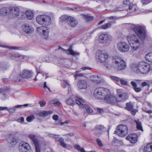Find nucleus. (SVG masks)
Segmentation results:
<instances>
[{
    "label": "nucleus",
    "mask_w": 152,
    "mask_h": 152,
    "mask_svg": "<svg viewBox=\"0 0 152 152\" xmlns=\"http://www.w3.org/2000/svg\"><path fill=\"white\" fill-rule=\"evenodd\" d=\"M81 69H82L83 70H85L87 69L90 70L91 69V68L85 66L82 67L81 68Z\"/></svg>",
    "instance_id": "e2e57ef3"
},
{
    "label": "nucleus",
    "mask_w": 152,
    "mask_h": 152,
    "mask_svg": "<svg viewBox=\"0 0 152 152\" xmlns=\"http://www.w3.org/2000/svg\"><path fill=\"white\" fill-rule=\"evenodd\" d=\"M9 140L12 142H17V140L14 137V135L12 134H10L9 135Z\"/></svg>",
    "instance_id": "a19ab883"
},
{
    "label": "nucleus",
    "mask_w": 152,
    "mask_h": 152,
    "mask_svg": "<svg viewBox=\"0 0 152 152\" xmlns=\"http://www.w3.org/2000/svg\"><path fill=\"white\" fill-rule=\"evenodd\" d=\"M37 22L41 25L49 26L52 22L50 17L45 15H40L38 16L36 18Z\"/></svg>",
    "instance_id": "20e7f679"
},
{
    "label": "nucleus",
    "mask_w": 152,
    "mask_h": 152,
    "mask_svg": "<svg viewBox=\"0 0 152 152\" xmlns=\"http://www.w3.org/2000/svg\"><path fill=\"white\" fill-rule=\"evenodd\" d=\"M137 6L136 5L133 4H130L129 7V9L132 12H134L136 10Z\"/></svg>",
    "instance_id": "58836bf2"
},
{
    "label": "nucleus",
    "mask_w": 152,
    "mask_h": 152,
    "mask_svg": "<svg viewBox=\"0 0 152 152\" xmlns=\"http://www.w3.org/2000/svg\"><path fill=\"white\" fill-rule=\"evenodd\" d=\"M145 58L147 61L152 62V53L147 54L145 56Z\"/></svg>",
    "instance_id": "2f4dec72"
},
{
    "label": "nucleus",
    "mask_w": 152,
    "mask_h": 152,
    "mask_svg": "<svg viewBox=\"0 0 152 152\" xmlns=\"http://www.w3.org/2000/svg\"><path fill=\"white\" fill-rule=\"evenodd\" d=\"M36 152H40L45 147V143H34Z\"/></svg>",
    "instance_id": "aec40b11"
},
{
    "label": "nucleus",
    "mask_w": 152,
    "mask_h": 152,
    "mask_svg": "<svg viewBox=\"0 0 152 152\" xmlns=\"http://www.w3.org/2000/svg\"><path fill=\"white\" fill-rule=\"evenodd\" d=\"M20 58H21V59H20L22 61H23L25 60H26L28 58L26 56H22V55Z\"/></svg>",
    "instance_id": "680f3d73"
},
{
    "label": "nucleus",
    "mask_w": 152,
    "mask_h": 152,
    "mask_svg": "<svg viewBox=\"0 0 152 152\" xmlns=\"http://www.w3.org/2000/svg\"><path fill=\"white\" fill-rule=\"evenodd\" d=\"M141 2L143 4H146L150 2V0H141Z\"/></svg>",
    "instance_id": "8fccbe9b"
},
{
    "label": "nucleus",
    "mask_w": 152,
    "mask_h": 152,
    "mask_svg": "<svg viewBox=\"0 0 152 152\" xmlns=\"http://www.w3.org/2000/svg\"><path fill=\"white\" fill-rule=\"evenodd\" d=\"M115 132H116L117 134L120 137H124L128 133V127L126 125H120L117 126V130Z\"/></svg>",
    "instance_id": "6e6552de"
},
{
    "label": "nucleus",
    "mask_w": 152,
    "mask_h": 152,
    "mask_svg": "<svg viewBox=\"0 0 152 152\" xmlns=\"http://www.w3.org/2000/svg\"><path fill=\"white\" fill-rule=\"evenodd\" d=\"M131 111V113L133 115H134L136 113L137 111V109H133Z\"/></svg>",
    "instance_id": "864d4df0"
},
{
    "label": "nucleus",
    "mask_w": 152,
    "mask_h": 152,
    "mask_svg": "<svg viewBox=\"0 0 152 152\" xmlns=\"http://www.w3.org/2000/svg\"><path fill=\"white\" fill-rule=\"evenodd\" d=\"M104 127L102 125H96L95 127V129L94 130L95 133L97 134H100L101 133V131L104 129Z\"/></svg>",
    "instance_id": "a878e982"
},
{
    "label": "nucleus",
    "mask_w": 152,
    "mask_h": 152,
    "mask_svg": "<svg viewBox=\"0 0 152 152\" xmlns=\"http://www.w3.org/2000/svg\"><path fill=\"white\" fill-rule=\"evenodd\" d=\"M83 74L80 73L79 72L77 71L75 72V74L74 75L75 78H77L78 77H81L83 76Z\"/></svg>",
    "instance_id": "09e8293b"
},
{
    "label": "nucleus",
    "mask_w": 152,
    "mask_h": 152,
    "mask_svg": "<svg viewBox=\"0 0 152 152\" xmlns=\"http://www.w3.org/2000/svg\"><path fill=\"white\" fill-rule=\"evenodd\" d=\"M113 62L115 64V67L118 70H121L125 69L126 64L124 60L118 56L113 58Z\"/></svg>",
    "instance_id": "39448f33"
},
{
    "label": "nucleus",
    "mask_w": 152,
    "mask_h": 152,
    "mask_svg": "<svg viewBox=\"0 0 152 152\" xmlns=\"http://www.w3.org/2000/svg\"><path fill=\"white\" fill-rule=\"evenodd\" d=\"M26 14L24 12H20L19 14V16L18 18L20 20L24 19L25 18Z\"/></svg>",
    "instance_id": "79ce46f5"
},
{
    "label": "nucleus",
    "mask_w": 152,
    "mask_h": 152,
    "mask_svg": "<svg viewBox=\"0 0 152 152\" xmlns=\"http://www.w3.org/2000/svg\"><path fill=\"white\" fill-rule=\"evenodd\" d=\"M144 152H152V143H148L144 148Z\"/></svg>",
    "instance_id": "393cba45"
},
{
    "label": "nucleus",
    "mask_w": 152,
    "mask_h": 152,
    "mask_svg": "<svg viewBox=\"0 0 152 152\" xmlns=\"http://www.w3.org/2000/svg\"><path fill=\"white\" fill-rule=\"evenodd\" d=\"M26 14L29 20H31L34 18L33 12L31 11L28 10L26 11Z\"/></svg>",
    "instance_id": "c85d7f7f"
},
{
    "label": "nucleus",
    "mask_w": 152,
    "mask_h": 152,
    "mask_svg": "<svg viewBox=\"0 0 152 152\" xmlns=\"http://www.w3.org/2000/svg\"><path fill=\"white\" fill-rule=\"evenodd\" d=\"M106 98V99H104V100L110 103L114 104L116 102H117V98H115L113 95H111L110 91V94L107 96Z\"/></svg>",
    "instance_id": "f3484780"
},
{
    "label": "nucleus",
    "mask_w": 152,
    "mask_h": 152,
    "mask_svg": "<svg viewBox=\"0 0 152 152\" xmlns=\"http://www.w3.org/2000/svg\"><path fill=\"white\" fill-rule=\"evenodd\" d=\"M149 84L145 82H143L142 83V86L143 87L146 86H149Z\"/></svg>",
    "instance_id": "774afa93"
},
{
    "label": "nucleus",
    "mask_w": 152,
    "mask_h": 152,
    "mask_svg": "<svg viewBox=\"0 0 152 152\" xmlns=\"http://www.w3.org/2000/svg\"><path fill=\"white\" fill-rule=\"evenodd\" d=\"M44 152H54L53 150L50 148H48L45 149Z\"/></svg>",
    "instance_id": "6e6d98bb"
},
{
    "label": "nucleus",
    "mask_w": 152,
    "mask_h": 152,
    "mask_svg": "<svg viewBox=\"0 0 152 152\" xmlns=\"http://www.w3.org/2000/svg\"><path fill=\"white\" fill-rule=\"evenodd\" d=\"M61 85L62 87L64 88H65L67 86H68L69 92V91L71 90L70 85L69 83V82L67 80H66L63 81ZM68 93H69V92H68Z\"/></svg>",
    "instance_id": "c756f323"
},
{
    "label": "nucleus",
    "mask_w": 152,
    "mask_h": 152,
    "mask_svg": "<svg viewBox=\"0 0 152 152\" xmlns=\"http://www.w3.org/2000/svg\"><path fill=\"white\" fill-rule=\"evenodd\" d=\"M130 69L133 72L137 73L140 72L142 74H146L151 70L149 64L144 61L139 62L137 64L132 63L130 65Z\"/></svg>",
    "instance_id": "f03ea898"
},
{
    "label": "nucleus",
    "mask_w": 152,
    "mask_h": 152,
    "mask_svg": "<svg viewBox=\"0 0 152 152\" xmlns=\"http://www.w3.org/2000/svg\"><path fill=\"white\" fill-rule=\"evenodd\" d=\"M75 102L80 108L86 110L87 113L90 114H92L93 113V110L89 106L84 104L85 101L83 99L78 98L75 99Z\"/></svg>",
    "instance_id": "0eeeda50"
},
{
    "label": "nucleus",
    "mask_w": 152,
    "mask_h": 152,
    "mask_svg": "<svg viewBox=\"0 0 152 152\" xmlns=\"http://www.w3.org/2000/svg\"><path fill=\"white\" fill-rule=\"evenodd\" d=\"M110 94V90L103 87H99L96 88L94 93V97L100 99H106L107 96Z\"/></svg>",
    "instance_id": "7ed1b4c3"
},
{
    "label": "nucleus",
    "mask_w": 152,
    "mask_h": 152,
    "mask_svg": "<svg viewBox=\"0 0 152 152\" xmlns=\"http://www.w3.org/2000/svg\"><path fill=\"white\" fill-rule=\"evenodd\" d=\"M48 104H53L55 106H58L61 104V103L59 100L57 99H54L53 101H50Z\"/></svg>",
    "instance_id": "f704fd0d"
},
{
    "label": "nucleus",
    "mask_w": 152,
    "mask_h": 152,
    "mask_svg": "<svg viewBox=\"0 0 152 152\" xmlns=\"http://www.w3.org/2000/svg\"><path fill=\"white\" fill-rule=\"evenodd\" d=\"M134 122L136 123L137 125V128L141 131H143V129L142 126V124L139 120H135Z\"/></svg>",
    "instance_id": "473e14b6"
},
{
    "label": "nucleus",
    "mask_w": 152,
    "mask_h": 152,
    "mask_svg": "<svg viewBox=\"0 0 152 152\" xmlns=\"http://www.w3.org/2000/svg\"><path fill=\"white\" fill-rule=\"evenodd\" d=\"M53 112L52 110L50 111H43L37 113V115L40 117H45L51 114Z\"/></svg>",
    "instance_id": "5701e85b"
},
{
    "label": "nucleus",
    "mask_w": 152,
    "mask_h": 152,
    "mask_svg": "<svg viewBox=\"0 0 152 152\" xmlns=\"http://www.w3.org/2000/svg\"><path fill=\"white\" fill-rule=\"evenodd\" d=\"M110 77L111 79L117 82H119L121 78L118 77L114 76H111Z\"/></svg>",
    "instance_id": "49530a36"
},
{
    "label": "nucleus",
    "mask_w": 152,
    "mask_h": 152,
    "mask_svg": "<svg viewBox=\"0 0 152 152\" xmlns=\"http://www.w3.org/2000/svg\"><path fill=\"white\" fill-rule=\"evenodd\" d=\"M99 40L101 43H102L109 42L110 41L108 35L105 34H102L99 36Z\"/></svg>",
    "instance_id": "2eb2a0df"
},
{
    "label": "nucleus",
    "mask_w": 152,
    "mask_h": 152,
    "mask_svg": "<svg viewBox=\"0 0 152 152\" xmlns=\"http://www.w3.org/2000/svg\"><path fill=\"white\" fill-rule=\"evenodd\" d=\"M127 140H129L131 142H137V135L136 134H132L129 135L126 138Z\"/></svg>",
    "instance_id": "4be33fe9"
},
{
    "label": "nucleus",
    "mask_w": 152,
    "mask_h": 152,
    "mask_svg": "<svg viewBox=\"0 0 152 152\" xmlns=\"http://www.w3.org/2000/svg\"><path fill=\"white\" fill-rule=\"evenodd\" d=\"M70 17L66 15H63L60 17L59 20L61 22L66 21L67 23Z\"/></svg>",
    "instance_id": "7c9ffc66"
},
{
    "label": "nucleus",
    "mask_w": 152,
    "mask_h": 152,
    "mask_svg": "<svg viewBox=\"0 0 152 152\" xmlns=\"http://www.w3.org/2000/svg\"><path fill=\"white\" fill-rule=\"evenodd\" d=\"M104 66L108 69H110L112 67L111 65L108 63H106L104 64Z\"/></svg>",
    "instance_id": "3c124183"
},
{
    "label": "nucleus",
    "mask_w": 152,
    "mask_h": 152,
    "mask_svg": "<svg viewBox=\"0 0 152 152\" xmlns=\"http://www.w3.org/2000/svg\"><path fill=\"white\" fill-rule=\"evenodd\" d=\"M95 58L97 62L100 63H104L109 58V54L105 51L98 50L96 54Z\"/></svg>",
    "instance_id": "423d86ee"
},
{
    "label": "nucleus",
    "mask_w": 152,
    "mask_h": 152,
    "mask_svg": "<svg viewBox=\"0 0 152 152\" xmlns=\"http://www.w3.org/2000/svg\"><path fill=\"white\" fill-rule=\"evenodd\" d=\"M123 3L125 5H127L129 6V5L130 4V1L128 0H125L124 1Z\"/></svg>",
    "instance_id": "4d7b16f0"
},
{
    "label": "nucleus",
    "mask_w": 152,
    "mask_h": 152,
    "mask_svg": "<svg viewBox=\"0 0 152 152\" xmlns=\"http://www.w3.org/2000/svg\"><path fill=\"white\" fill-rule=\"evenodd\" d=\"M112 24L110 23H107L102 26L100 28L103 29H106L110 28Z\"/></svg>",
    "instance_id": "e433bc0d"
},
{
    "label": "nucleus",
    "mask_w": 152,
    "mask_h": 152,
    "mask_svg": "<svg viewBox=\"0 0 152 152\" xmlns=\"http://www.w3.org/2000/svg\"><path fill=\"white\" fill-rule=\"evenodd\" d=\"M20 12L19 11V9L17 7H15L12 8V9L11 10L10 13L13 16L18 17L19 16V14Z\"/></svg>",
    "instance_id": "b1692460"
},
{
    "label": "nucleus",
    "mask_w": 152,
    "mask_h": 152,
    "mask_svg": "<svg viewBox=\"0 0 152 152\" xmlns=\"http://www.w3.org/2000/svg\"><path fill=\"white\" fill-rule=\"evenodd\" d=\"M15 110V108L14 107H13L12 108L10 109L7 108V110L8 111V112L10 113H13Z\"/></svg>",
    "instance_id": "603ef678"
},
{
    "label": "nucleus",
    "mask_w": 152,
    "mask_h": 152,
    "mask_svg": "<svg viewBox=\"0 0 152 152\" xmlns=\"http://www.w3.org/2000/svg\"><path fill=\"white\" fill-rule=\"evenodd\" d=\"M131 84L134 87V88L135 87H137V84L134 80V81L131 82Z\"/></svg>",
    "instance_id": "bf43d9fd"
},
{
    "label": "nucleus",
    "mask_w": 152,
    "mask_h": 152,
    "mask_svg": "<svg viewBox=\"0 0 152 152\" xmlns=\"http://www.w3.org/2000/svg\"><path fill=\"white\" fill-rule=\"evenodd\" d=\"M82 15L84 19H85L87 21H92L93 20V18L91 16L85 15Z\"/></svg>",
    "instance_id": "ea45409f"
},
{
    "label": "nucleus",
    "mask_w": 152,
    "mask_h": 152,
    "mask_svg": "<svg viewBox=\"0 0 152 152\" xmlns=\"http://www.w3.org/2000/svg\"><path fill=\"white\" fill-rule=\"evenodd\" d=\"M6 69L5 67L2 65H0V70L4 71Z\"/></svg>",
    "instance_id": "69168bd1"
},
{
    "label": "nucleus",
    "mask_w": 152,
    "mask_h": 152,
    "mask_svg": "<svg viewBox=\"0 0 152 152\" xmlns=\"http://www.w3.org/2000/svg\"><path fill=\"white\" fill-rule=\"evenodd\" d=\"M117 48L118 50L122 53H126L129 50V45L125 42H120L117 44Z\"/></svg>",
    "instance_id": "9b49d317"
},
{
    "label": "nucleus",
    "mask_w": 152,
    "mask_h": 152,
    "mask_svg": "<svg viewBox=\"0 0 152 152\" xmlns=\"http://www.w3.org/2000/svg\"><path fill=\"white\" fill-rule=\"evenodd\" d=\"M134 90L137 92H139L141 91V88L140 87H136L134 88Z\"/></svg>",
    "instance_id": "13d9d810"
},
{
    "label": "nucleus",
    "mask_w": 152,
    "mask_h": 152,
    "mask_svg": "<svg viewBox=\"0 0 152 152\" xmlns=\"http://www.w3.org/2000/svg\"><path fill=\"white\" fill-rule=\"evenodd\" d=\"M125 109L128 111H131L133 109V105L131 102H129L126 103Z\"/></svg>",
    "instance_id": "72a5a7b5"
},
{
    "label": "nucleus",
    "mask_w": 152,
    "mask_h": 152,
    "mask_svg": "<svg viewBox=\"0 0 152 152\" xmlns=\"http://www.w3.org/2000/svg\"><path fill=\"white\" fill-rule=\"evenodd\" d=\"M129 28L132 30L142 40H140L138 37L134 34H129L127 36V39L131 46L132 49L133 51H137L143 45L142 40L145 38L146 28L144 25L129 24Z\"/></svg>",
    "instance_id": "f257e3e1"
},
{
    "label": "nucleus",
    "mask_w": 152,
    "mask_h": 152,
    "mask_svg": "<svg viewBox=\"0 0 152 152\" xmlns=\"http://www.w3.org/2000/svg\"><path fill=\"white\" fill-rule=\"evenodd\" d=\"M37 31L39 34H41L42 37L47 39L49 37L50 32L49 28L46 26H41L37 28Z\"/></svg>",
    "instance_id": "9d476101"
},
{
    "label": "nucleus",
    "mask_w": 152,
    "mask_h": 152,
    "mask_svg": "<svg viewBox=\"0 0 152 152\" xmlns=\"http://www.w3.org/2000/svg\"><path fill=\"white\" fill-rule=\"evenodd\" d=\"M74 148H75L79 150L81 152H86L85 150H84L83 148H80V147L79 145H75L74 146Z\"/></svg>",
    "instance_id": "de8ad7c7"
},
{
    "label": "nucleus",
    "mask_w": 152,
    "mask_h": 152,
    "mask_svg": "<svg viewBox=\"0 0 152 152\" xmlns=\"http://www.w3.org/2000/svg\"><path fill=\"white\" fill-rule=\"evenodd\" d=\"M0 47L5 48H8L11 49H18L19 48L17 47L10 46L4 43H0Z\"/></svg>",
    "instance_id": "bb28decb"
},
{
    "label": "nucleus",
    "mask_w": 152,
    "mask_h": 152,
    "mask_svg": "<svg viewBox=\"0 0 152 152\" xmlns=\"http://www.w3.org/2000/svg\"><path fill=\"white\" fill-rule=\"evenodd\" d=\"M35 118L34 116L33 115H31L28 116L26 118V120L29 122H31Z\"/></svg>",
    "instance_id": "a18cd8bd"
},
{
    "label": "nucleus",
    "mask_w": 152,
    "mask_h": 152,
    "mask_svg": "<svg viewBox=\"0 0 152 152\" xmlns=\"http://www.w3.org/2000/svg\"><path fill=\"white\" fill-rule=\"evenodd\" d=\"M87 83L86 80H80L78 81L77 86L80 89H85L87 88Z\"/></svg>",
    "instance_id": "412c9836"
},
{
    "label": "nucleus",
    "mask_w": 152,
    "mask_h": 152,
    "mask_svg": "<svg viewBox=\"0 0 152 152\" xmlns=\"http://www.w3.org/2000/svg\"><path fill=\"white\" fill-rule=\"evenodd\" d=\"M33 75V73L31 70L28 69H24L21 72L20 75L18 77V79L19 81H20L21 77L22 78L28 79L31 78Z\"/></svg>",
    "instance_id": "f8f14e48"
},
{
    "label": "nucleus",
    "mask_w": 152,
    "mask_h": 152,
    "mask_svg": "<svg viewBox=\"0 0 152 152\" xmlns=\"http://www.w3.org/2000/svg\"><path fill=\"white\" fill-rule=\"evenodd\" d=\"M67 24L70 27H75L77 25L78 22L74 18L70 16L69 18L68 21H67Z\"/></svg>",
    "instance_id": "dca6fc26"
},
{
    "label": "nucleus",
    "mask_w": 152,
    "mask_h": 152,
    "mask_svg": "<svg viewBox=\"0 0 152 152\" xmlns=\"http://www.w3.org/2000/svg\"><path fill=\"white\" fill-rule=\"evenodd\" d=\"M60 49L63 50L67 54L71 55L73 56H78L80 55V53L79 52L75 51L73 50H72L71 47L68 49L67 50H65L63 49H62L61 47H60L58 49L59 50Z\"/></svg>",
    "instance_id": "6ab92c4d"
},
{
    "label": "nucleus",
    "mask_w": 152,
    "mask_h": 152,
    "mask_svg": "<svg viewBox=\"0 0 152 152\" xmlns=\"http://www.w3.org/2000/svg\"><path fill=\"white\" fill-rule=\"evenodd\" d=\"M66 104L69 105L73 106L74 104V101L71 98H69L67 99L66 101Z\"/></svg>",
    "instance_id": "4c0bfd02"
},
{
    "label": "nucleus",
    "mask_w": 152,
    "mask_h": 152,
    "mask_svg": "<svg viewBox=\"0 0 152 152\" xmlns=\"http://www.w3.org/2000/svg\"><path fill=\"white\" fill-rule=\"evenodd\" d=\"M58 116L57 115H54L53 116L52 118L54 120L56 121L58 120Z\"/></svg>",
    "instance_id": "338daca9"
},
{
    "label": "nucleus",
    "mask_w": 152,
    "mask_h": 152,
    "mask_svg": "<svg viewBox=\"0 0 152 152\" xmlns=\"http://www.w3.org/2000/svg\"><path fill=\"white\" fill-rule=\"evenodd\" d=\"M74 135V134L73 133H69L67 134L64 135V136L67 137H68L69 136L72 137Z\"/></svg>",
    "instance_id": "5fc2aeb1"
},
{
    "label": "nucleus",
    "mask_w": 152,
    "mask_h": 152,
    "mask_svg": "<svg viewBox=\"0 0 152 152\" xmlns=\"http://www.w3.org/2000/svg\"><path fill=\"white\" fill-rule=\"evenodd\" d=\"M29 137L30 139L33 141V142H38L37 137L34 135L31 134Z\"/></svg>",
    "instance_id": "37998d69"
},
{
    "label": "nucleus",
    "mask_w": 152,
    "mask_h": 152,
    "mask_svg": "<svg viewBox=\"0 0 152 152\" xmlns=\"http://www.w3.org/2000/svg\"><path fill=\"white\" fill-rule=\"evenodd\" d=\"M39 104L41 107H44L46 104V102L45 101H40L39 102Z\"/></svg>",
    "instance_id": "052dcab7"
},
{
    "label": "nucleus",
    "mask_w": 152,
    "mask_h": 152,
    "mask_svg": "<svg viewBox=\"0 0 152 152\" xmlns=\"http://www.w3.org/2000/svg\"><path fill=\"white\" fill-rule=\"evenodd\" d=\"M90 79L91 81L97 84L99 83L103 80L101 75L99 74L91 76Z\"/></svg>",
    "instance_id": "4468645a"
},
{
    "label": "nucleus",
    "mask_w": 152,
    "mask_h": 152,
    "mask_svg": "<svg viewBox=\"0 0 152 152\" xmlns=\"http://www.w3.org/2000/svg\"><path fill=\"white\" fill-rule=\"evenodd\" d=\"M8 13L7 8H2L0 9V15H6Z\"/></svg>",
    "instance_id": "c9c22d12"
},
{
    "label": "nucleus",
    "mask_w": 152,
    "mask_h": 152,
    "mask_svg": "<svg viewBox=\"0 0 152 152\" xmlns=\"http://www.w3.org/2000/svg\"><path fill=\"white\" fill-rule=\"evenodd\" d=\"M120 82L121 84L124 86H127L128 85V82L127 81L124 80V79L121 78Z\"/></svg>",
    "instance_id": "c03bdc74"
},
{
    "label": "nucleus",
    "mask_w": 152,
    "mask_h": 152,
    "mask_svg": "<svg viewBox=\"0 0 152 152\" xmlns=\"http://www.w3.org/2000/svg\"><path fill=\"white\" fill-rule=\"evenodd\" d=\"M21 56V55L18 53H12L10 54V57L12 59H14L16 58H20Z\"/></svg>",
    "instance_id": "cd10ccee"
},
{
    "label": "nucleus",
    "mask_w": 152,
    "mask_h": 152,
    "mask_svg": "<svg viewBox=\"0 0 152 152\" xmlns=\"http://www.w3.org/2000/svg\"><path fill=\"white\" fill-rule=\"evenodd\" d=\"M23 31L26 33L28 34H31L34 31V29L31 26L27 25H23L22 27Z\"/></svg>",
    "instance_id": "a211bd4d"
},
{
    "label": "nucleus",
    "mask_w": 152,
    "mask_h": 152,
    "mask_svg": "<svg viewBox=\"0 0 152 152\" xmlns=\"http://www.w3.org/2000/svg\"><path fill=\"white\" fill-rule=\"evenodd\" d=\"M117 92L118 96L117 98V102H124L128 99V96L124 90L117 89Z\"/></svg>",
    "instance_id": "1a4fd4ad"
},
{
    "label": "nucleus",
    "mask_w": 152,
    "mask_h": 152,
    "mask_svg": "<svg viewBox=\"0 0 152 152\" xmlns=\"http://www.w3.org/2000/svg\"><path fill=\"white\" fill-rule=\"evenodd\" d=\"M19 149L20 152H31V147L28 143H20Z\"/></svg>",
    "instance_id": "ddd939ff"
},
{
    "label": "nucleus",
    "mask_w": 152,
    "mask_h": 152,
    "mask_svg": "<svg viewBox=\"0 0 152 152\" xmlns=\"http://www.w3.org/2000/svg\"><path fill=\"white\" fill-rule=\"evenodd\" d=\"M24 119L23 117H22L18 119V121L21 123H22L24 122Z\"/></svg>",
    "instance_id": "0e129e2a"
}]
</instances>
